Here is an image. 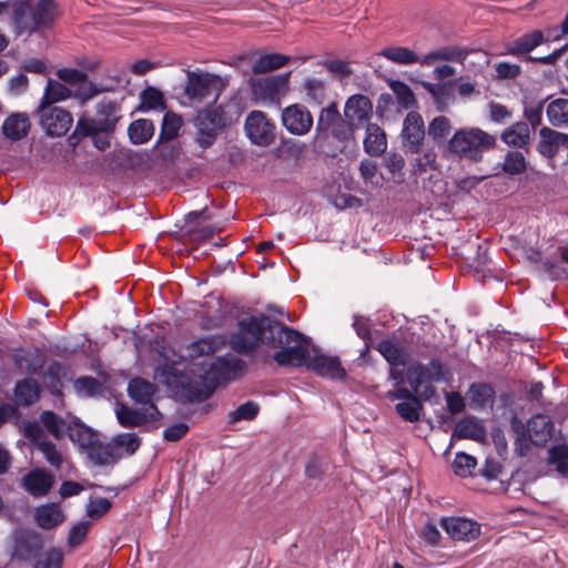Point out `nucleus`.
<instances>
[{
  "label": "nucleus",
  "mask_w": 568,
  "mask_h": 568,
  "mask_svg": "<svg viewBox=\"0 0 568 568\" xmlns=\"http://www.w3.org/2000/svg\"><path fill=\"white\" fill-rule=\"evenodd\" d=\"M500 138L509 146L525 148L530 142L529 124L521 121L516 122L507 128Z\"/></svg>",
  "instance_id": "35"
},
{
  "label": "nucleus",
  "mask_w": 568,
  "mask_h": 568,
  "mask_svg": "<svg viewBox=\"0 0 568 568\" xmlns=\"http://www.w3.org/2000/svg\"><path fill=\"white\" fill-rule=\"evenodd\" d=\"M467 53L458 47H444L439 50L432 51L422 58L420 64L430 65L434 61H463Z\"/></svg>",
  "instance_id": "46"
},
{
  "label": "nucleus",
  "mask_w": 568,
  "mask_h": 568,
  "mask_svg": "<svg viewBox=\"0 0 568 568\" xmlns=\"http://www.w3.org/2000/svg\"><path fill=\"white\" fill-rule=\"evenodd\" d=\"M183 125V119L181 115L174 112H166L163 115L161 131L159 135V143L171 141L179 135V131Z\"/></svg>",
  "instance_id": "48"
},
{
  "label": "nucleus",
  "mask_w": 568,
  "mask_h": 568,
  "mask_svg": "<svg viewBox=\"0 0 568 568\" xmlns=\"http://www.w3.org/2000/svg\"><path fill=\"white\" fill-rule=\"evenodd\" d=\"M113 444L124 448L128 455H133L141 445V438L133 433H122L113 438Z\"/></svg>",
  "instance_id": "61"
},
{
  "label": "nucleus",
  "mask_w": 568,
  "mask_h": 568,
  "mask_svg": "<svg viewBox=\"0 0 568 568\" xmlns=\"http://www.w3.org/2000/svg\"><path fill=\"white\" fill-rule=\"evenodd\" d=\"M38 452L41 453L45 462L57 471H61L63 469L67 460L62 454V452L58 448V446L49 440L45 435L40 434V429L38 428Z\"/></svg>",
  "instance_id": "32"
},
{
  "label": "nucleus",
  "mask_w": 568,
  "mask_h": 568,
  "mask_svg": "<svg viewBox=\"0 0 568 568\" xmlns=\"http://www.w3.org/2000/svg\"><path fill=\"white\" fill-rule=\"evenodd\" d=\"M291 72L278 75L257 78L250 81L252 94L256 100L274 102L283 95L288 87Z\"/></svg>",
  "instance_id": "10"
},
{
  "label": "nucleus",
  "mask_w": 568,
  "mask_h": 568,
  "mask_svg": "<svg viewBox=\"0 0 568 568\" xmlns=\"http://www.w3.org/2000/svg\"><path fill=\"white\" fill-rule=\"evenodd\" d=\"M282 123L290 133L304 135L312 129L313 116L306 106L292 104L283 110Z\"/></svg>",
  "instance_id": "17"
},
{
  "label": "nucleus",
  "mask_w": 568,
  "mask_h": 568,
  "mask_svg": "<svg viewBox=\"0 0 568 568\" xmlns=\"http://www.w3.org/2000/svg\"><path fill=\"white\" fill-rule=\"evenodd\" d=\"M31 128V122L27 113H12L2 124L3 135L12 141L21 140L27 135Z\"/></svg>",
  "instance_id": "28"
},
{
  "label": "nucleus",
  "mask_w": 568,
  "mask_h": 568,
  "mask_svg": "<svg viewBox=\"0 0 568 568\" xmlns=\"http://www.w3.org/2000/svg\"><path fill=\"white\" fill-rule=\"evenodd\" d=\"M528 162L525 155L517 150L508 151L501 164L503 171L510 176L520 175L526 172Z\"/></svg>",
  "instance_id": "49"
},
{
  "label": "nucleus",
  "mask_w": 568,
  "mask_h": 568,
  "mask_svg": "<svg viewBox=\"0 0 568 568\" xmlns=\"http://www.w3.org/2000/svg\"><path fill=\"white\" fill-rule=\"evenodd\" d=\"M205 366L207 367L203 368V376L212 387L214 386L215 392L222 383L235 377L236 372L241 368V361L219 357Z\"/></svg>",
  "instance_id": "15"
},
{
  "label": "nucleus",
  "mask_w": 568,
  "mask_h": 568,
  "mask_svg": "<svg viewBox=\"0 0 568 568\" xmlns=\"http://www.w3.org/2000/svg\"><path fill=\"white\" fill-rule=\"evenodd\" d=\"M298 344L302 347L303 359L300 364H283L285 367L306 366L323 377L342 381L346 377V371L342 367L341 361L336 356H328L314 349V354L310 353V338L301 333Z\"/></svg>",
  "instance_id": "7"
},
{
  "label": "nucleus",
  "mask_w": 568,
  "mask_h": 568,
  "mask_svg": "<svg viewBox=\"0 0 568 568\" xmlns=\"http://www.w3.org/2000/svg\"><path fill=\"white\" fill-rule=\"evenodd\" d=\"M38 111H40V124L47 135L62 136L71 128L73 119L67 110L60 106L43 105L38 106Z\"/></svg>",
  "instance_id": "11"
},
{
  "label": "nucleus",
  "mask_w": 568,
  "mask_h": 568,
  "mask_svg": "<svg viewBox=\"0 0 568 568\" xmlns=\"http://www.w3.org/2000/svg\"><path fill=\"white\" fill-rule=\"evenodd\" d=\"M476 465L477 462L475 457L465 453H457L453 462V469L457 476L467 477L471 475Z\"/></svg>",
  "instance_id": "57"
},
{
  "label": "nucleus",
  "mask_w": 568,
  "mask_h": 568,
  "mask_svg": "<svg viewBox=\"0 0 568 568\" xmlns=\"http://www.w3.org/2000/svg\"><path fill=\"white\" fill-rule=\"evenodd\" d=\"M467 397L473 408H484L494 404L495 389L487 383H473L467 392Z\"/></svg>",
  "instance_id": "36"
},
{
  "label": "nucleus",
  "mask_w": 568,
  "mask_h": 568,
  "mask_svg": "<svg viewBox=\"0 0 568 568\" xmlns=\"http://www.w3.org/2000/svg\"><path fill=\"white\" fill-rule=\"evenodd\" d=\"M223 345V339L216 335H209L193 341L185 347L186 357L196 359L213 355Z\"/></svg>",
  "instance_id": "29"
},
{
  "label": "nucleus",
  "mask_w": 568,
  "mask_h": 568,
  "mask_svg": "<svg viewBox=\"0 0 568 568\" xmlns=\"http://www.w3.org/2000/svg\"><path fill=\"white\" fill-rule=\"evenodd\" d=\"M158 390L155 384L142 378L134 377L129 382L128 394L135 403L144 407H150L154 404V396Z\"/></svg>",
  "instance_id": "26"
},
{
  "label": "nucleus",
  "mask_w": 568,
  "mask_h": 568,
  "mask_svg": "<svg viewBox=\"0 0 568 568\" xmlns=\"http://www.w3.org/2000/svg\"><path fill=\"white\" fill-rule=\"evenodd\" d=\"M229 82V77H221L201 70L187 71L183 91L191 101L203 102L213 95V102H216Z\"/></svg>",
  "instance_id": "4"
},
{
  "label": "nucleus",
  "mask_w": 568,
  "mask_h": 568,
  "mask_svg": "<svg viewBox=\"0 0 568 568\" xmlns=\"http://www.w3.org/2000/svg\"><path fill=\"white\" fill-rule=\"evenodd\" d=\"M68 417H70V425L67 436L73 444H77L81 449L85 450L98 438L97 433L84 425L79 417L72 416L70 413H68Z\"/></svg>",
  "instance_id": "27"
},
{
  "label": "nucleus",
  "mask_w": 568,
  "mask_h": 568,
  "mask_svg": "<svg viewBox=\"0 0 568 568\" xmlns=\"http://www.w3.org/2000/svg\"><path fill=\"white\" fill-rule=\"evenodd\" d=\"M453 436L483 442L486 437V429L475 417H465L456 424Z\"/></svg>",
  "instance_id": "34"
},
{
  "label": "nucleus",
  "mask_w": 568,
  "mask_h": 568,
  "mask_svg": "<svg viewBox=\"0 0 568 568\" xmlns=\"http://www.w3.org/2000/svg\"><path fill=\"white\" fill-rule=\"evenodd\" d=\"M302 88L310 102L317 105L322 104L327 98V87L325 81L312 77L303 80Z\"/></svg>",
  "instance_id": "47"
},
{
  "label": "nucleus",
  "mask_w": 568,
  "mask_h": 568,
  "mask_svg": "<svg viewBox=\"0 0 568 568\" xmlns=\"http://www.w3.org/2000/svg\"><path fill=\"white\" fill-rule=\"evenodd\" d=\"M342 118L336 102H331L327 106L323 108L320 112L315 135L314 148L322 149L324 143L329 136V129Z\"/></svg>",
  "instance_id": "22"
},
{
  "label": "nucleus",
  "mask_w": 568,
  "mask_h": 568,
  "mask_svg": "<svg viewBox=\"0 0 568 568\" xmlns=\"http://www.w3.org/2000/svg\"><path fill=\"white\" fill-rule=\"evenodd\" d=\"M548 463L556 465L557 470L568 475V447L564 444L555 445L548 450Z\"/></svg>",
  "instance_id": "55"
},
{
  "label": "nucleus",
  "mask_w": 568,
  "mask_h": 568,
  "mask_svg": "<svg viewBox=\"0 0 568 568\" xmlns=\"http://www.w3.org/2000/svg\"><path fill=\"white\" fill-rule=\"evenodd\" d=\"M112 507V503L104 497L91 498L87 506V514L92 519L104 516Z\"/></svg>",
  "instance_id": "62"
},
{
  "label": "nucleus",
  "mask_w": 568,
  "mask_h": 568,
  "mask_svg": "<svg viewBox=\"0 0 568 568\" xmlns=\"http://www.w3.org/2000/svg\"><path fill=\"white\" fill-rule=\"evenodd\" d=\"M89 458L99 466H105L115 463L111 446L104 445L99 437L85 449Z\"/></svg>",
  "instance_id": "50"
},
{
  "label": "nucleus",
  "mask_w": 568,
  "mask_h": 568,
  "mask_svg": "<svg viewBox=\"0 0 568 568\" xmlns=\"http://www.w3.org/2000/svg\"><path fill=\"white\" fill-rule=\"evenodd\" d=\"M63 551L60 548H50L38 552V568H62Z\"/></svg>",
  "instance_id": "56"
},
{
  "label": "nucleus",
  "mask_w": 568,
  "mask_h": 568,
  "mask_svg": "<svg viewBox=\"0 0 568 568\" xmlns=\"http://www.w3.org/2000/svg\"><path fill=\"white\" fill-rule=\"evenodd\" d=\"M71 97V90L57 80L49 79L39 106H53L55 102Z\"/></svg>",
  "instance_id": "44"
},
{
  "label": "nucleus",
  "mask_w": 568,
  "mask_h": 568,
  "mask_svg": "<svg viewBox=\"0 0 568 568\" xmlns=\"http://www.w3.org/2000/svg\"><path fill=\"white\" fill-rule=\"evenodd\" d=\"M373 113V104L364 94L349 97L344 106V116L355 126L368 121Z\"/></svg>",
  "instance_id": "23"
},
{
  "label": "nucleus",
  "mask_w": 568,
  "mask_h": 568,
  "mask_svg": "<svg viewBox=\"0 0 568 568\" xmlns=\"http://www.w3.org/2000/svg\"><path fill=\"white\" fill-rule=\"evenodd\" d=\"M14 400L19 406H30L36 400V379L19 382L14 387Z\"/></svg>",
  "instance_id": "51"
},
{
  "label": "nucleus",
  "mask_w": 568,
  "mask_h": 568,
  "mask_svg": "<svg viewBox=\"0 0 568 568\" xmlns=\"http://www.w3.org/2000/svg\"><path fill=\"white\" fill-rule=\"evenodd\" d=\"M525 257L537 264L550 280H568V266H560L548 258H542L541 252L538 248L532 246L525 248Z\"/></svg>",
  "instance_id": "25"
},
{
  "label": "nucleus",
  "mask_w": 568,
  "mask_h": 568,
  "mask_svg": "<svg viewBox=\"0 0 568 568\" xmlns=\"http://www.w3.org/2000/svg\"><path fill=\"white\" fill-rule=\"evenodd\" d=\"M375 349L379 352L392 367L404 366L406 364V353L404 349L389 339L378 342Z\"/></svg>",
  "instance_id": "39"
},
{
  "label": "nucleus",
  "mask_w": 568,
  "mask_h": 568,
  "mask_svg": "<svg viewBox=\"0 0 568 568\" xmlns=\"http://www.w3.org/2000/svg\"><path fill=\"white\" fill-rule=\"evenodd\" d=\"M495 144V136L486 131L478 128H465L453 134L447 143V150L459 158L479 162L484 152L493 149Z\"/></svg>",
  "instance_id": "2"
},
{
  "label": "nucleus",
  "mask_w": 568,
  "mask_h": 568,
  "mask_svg": "<svg viewBox=\"0 0 568 568\" xmlns=\"http://www.w3.org/2000/svg\"><path fill=\"white\" fill-rule=\"evenodd\" d=\"M174 392L184 403H201L213 395L214 386L209 384L203 374H200L197 378H190L185 375L181 383L175 385Z\"/></svg>",
  "instance_id": "13"
},
{
  "label": "nucleus",
  "mask_w": 568,
  "mask_h": 568,
  "mask_svg": "<svg viewBox=\"0 0 568 568\" xmlns=\"http://www.w3.org/2000/svg\"><path fill=\"white\" fill-rule=\"evenodd\" d=\"M41 387L48 389L49 393L55 397V408H64L61 378L50 376L43 373L41 375V381H38V402H41V407H44V395L42 394Z\"/></svg>",
  "instance_id": "37"
},
{
  "label": "nucleus",
  "mask_w": 568,
  "mask_h": 568,
  "mask_svg": "<svg viewBox=\"0 0 568 568\" xmlns=\"http://www.w3.org/2000/svg\"><path fill=\"white\" fill-rule=\"evenodd\" d=\"M10 8L16 33L18 36L32 34L36 31V1L12 0Z\"/></svg>",
  "instance_id": "16"
},
{
  "label": "nucleus",
  "mask_w": 568,
  "mask_h": 568,
  "mask_svg": "<svg viewBox=\"0 0 568 568\" xmlns=\"http://www.w3.org/2000/svg\"><path fill=\"white\" fill-rule=\"evenodd\" d=\"M402 139L404 146L410 153L420 151V145L425 139V125L418 112L410 111L406 114L403 122Z\"/></svg>",
  "instance_id": "18"
},
{
  "label": "nucleus",
  "mask_w": 568,
  "mask_h": 568,
  "mask_svg": "<svg viewBox=\"0 0 568 568\" xmlns=\"http://www.w3.org/2000/svg\"><path fill=\"white\" fill-rule=\"evenodd\" d=\"M388 85L396 97L398 104L404 109L415 106L416 99L412 89L400 80H389Z\"/></svg>",
  "instance_id": "52"
},
{
  "label": "nucleus",
  "mask_w": 568,
  "mask_h": 568,
  "mask_svg": "<svg viewBox=\"0 0 568 568\" xmlns=\"http://www.w3.org/2000/svg\"><path fill=\"white\" fill-rule=\"evenodd\" d=\"M290 57L281 53H267L258 57L252 64V71L255 74H263L284 67Z\"/></svg>",
  "instance_id": "40"
},
{
  "label": "nucleus",
  "mask_w": 568,
  "mask_h": 568,
  "mask_svg": "<svg viewBox=\"0 0 568 568\" xmlns=\"http://www.w3.org/2000/svg\"><path fill=\"white\" fill-rule=\"evenodd\" d=\"M425 400L422 396H418L406 402H399L395 405V410L403 420L417 423L420 420L424 408L423 402Z\"/></svg>",
  "instance_id": "42"
},
{
  "label": "nucleus",
  "mask_w": 568,
  "mask_h": 568,
  "mask_svg": "<svg viewBox=\"0 0 568 568\" xmlns=\"http://www.w3.org/2000/svg\"><path fill=\"white\" fill-rule=\"evenodd\" d=\"M386 148L387 140L384 130L375 123H368L364 139L365 152L372 156H379L386 151Z\"/></svg>",
  "instance_id": "31"
},
{
  "label": "nucleus",
  "mask_w": 568,
  "mask_h": 568,
  "mask_svg": "<svg viewBox=\"0 0 568 568\" xmlns=\"http://www.w3.org/2000/svg\"><path fill=\"white\" fill-rule=\"evenodd\" d=\"M55 484V476L44 467H38V497L47 496Z\"/></svg>",
  "instance_id": "64"
},
{
  "label": "nucleus",
  "mask_w": 568,
  "mask_h": 568,
  "mask_svg": "<svg viewBox=\"0 0 568 568\" xmlns=\"http://www.w3.org/2000/svg\"><path fill=\"white\" fill-rule=\"evenodd\" d=\"M560 146L568 149V134L544 126L539 131L537 151L545 158L552 160Z\"/></svg>",
  "instance_id": "21"
},
{
  "label": "nucleus",
  "mask_w": 568,
  "mask_h": 568,
  "mask_svg": "<svg viewBox=\"0 0 568 568\" xmlns=\"http://www.w3.org/2000/svg\"><path fill=\"white\" fill-rule=\"evenodd\" d=\"M445 367L439 359H432L428 364L414 363L408 366L406 376L413 390L424 399L435 395L433 383L445 381Z\"/></svg>",
  "instance_id": "6"
},
{
  "label": "nucleus",
  "mask_w": 568,
  "mask_h": 568,
  "mask_svg": "<svg viewBox=\"0 0 568 568\" xmlns=\"http://www.w3.org/2000/svg\"><path fill=\"white\" fill-rule=\"evenodd\" d=\"M11 565L13 568H36V534L17 529L11 547Z\"/></svg>",
  "instance_id": "8"
},
{
  "label": "nucleus",
  "mask_w": 568,
  "mask_h": 568,
  "mask_svg": "<svg viewBox=\"0 0 568 568\" xmlns=\"http://www.w3.org/2000/svg\"><path fill=\"white\" fill-rule=\"evenodd\" d=\"M115 415L119 424L126 428L140 427L149 422H158L162 418V414L156 405L135 409L124 404H119Z\"/></svg>",
  "instance_id": "14"
},
{
  "label": "nucleus",
  "mask_w": 568,
  "mask_h": 568,
  "mask_svg": "<svg viewBox=\"0 0 568 568\" xmlns=\"http://www.w3.org/2000/svg\"><path fill=\"white\" fill-rule=\"evenodd\" d=\"M237 326L239 331L232 336L231 346L239 354L247 355L262 343L277 349L273 358L280 366L300 364L304 358L298 344L301 333L270 316L260 314L245 317L239 321Z\"/></svg>",
  "instance_id": "1"
},
{
  "label": "nucleus",
  "mask_w": 568,
  "mask_h": 568,
  "mask_svg": "<svg viewBox=\"0 0 568 568\" xmlns=\"http://www.w3.org/2000/svg\"><path fill=\"white\" fill-rule=\"evenodd\" d=\"M379 55L400 65L420 63L422 60L413 50L406 47H387L379 52Z\"/></svg>",
  "instance_id": "43"
},
{
  "label": "nucleus",
  "mask_w": 568,
  "mask_h": 568,
  "mask_svg": "<svg viewBox=\"0 0 568 568\" xmlns=\"http://www.w3.org/2000/svg\"><path fill=\"white\" fill-rule=\"evenodd\" d=\"M546 115L549 123L555 128L568 126V99L558 98L548 103Z\"/></svg>",
  "instance_id": "38"
},
{
  "label": "nucleus",
  "mask_w": 568,
  "mask_h": 568,
  "mask_svg": "<svg viewBox=\"0 0 568 568\" xmlns=\"http://www.w3.org/2000/svg\"><path fill=\"white\" fill-rule=\"evenodd\" d=\"M61 10L55 0H38V48L48 47Z\"/></svg>",
  "instance_id": "9"
},
{
  "label": "nucleus",
  "mask_w": 568,
  "mask_h": 568,
  "mask_svg": "<svg viewBox=\"0 0 568 568\" xmlns=\"http://www.w3.org/2000/svg\"><path fill=\"white\" fill-rule=\"evenodd\" d=\"M120 110L121 106L116 101L102 99L95 106V118L79 119L74 135L79 133L83 136H89L114 131L116 123L121 119Z\"/></svg>",
  "instance_id": "5"
},
{
  "label": "nucleus",
  "mask_w": 568,
  "mask_h": 568,
  "mask_svg": "<svg viewBox=\"0 0 568 568\" xmlns=\"http://www.w3.org/2000/svg\"><path fill=\"white\" fill-rule=\"evenodd\" d=\"M166 108L165 99L163 93L154 88L146 87L140 93V105L139 110L142 112H146L150 110H164Z\"/></svg>",
  "instance_id": "45"
},
{
  "label": "nucleus",
  "mask_w": 568,
  "mask_h": 568,
  "mask_svg": "<svg viewBox=\"0 0 568 568\" xmlns=\"http://www.w3.org/2000/svg\"><path fill=\"white\" fill-rule=\"evenodd\" d=\"M260 412L257 403L248 400L229 413V423L236 424L241 420H253Z\"/></svg>",
  "instance_id": "54"
},
{
  "label": "nucleus",
  "mask_w": 568,
  "mask_h": 568,
  "mask_svg": "<svg viewBox=\"0 0 568 568\" xmlns=\"http://www.w3.org/2000/svg\"><path fill=\"white\" fill-rule=\"evenodd\" d=\"M70 417H63L52 409L43 408L38 417V428L40 434H48L57 440H61L67 436Z\"/></svg>",
  "instance_id": "19"
},
{
  "label": "nucleus",
  "mask_w": 568,
  "mask_h": 568,
  "mask_svg": "<svg viewBox=\"0 0 568 568\" xmlns=\"http://www.w3.org/2000/svg\"><path fill=\"white\" fill-rule=\"evenodd\" d=\"M65 520V514L59 503L38 506V527L50 530Z\"/></svg>",
  "instance_id": "30"
},
{
  "label": "nucleus",
  "mask_w": 568,
  "mask_h": 568,
  "mask_svg": "<svg viewBox=\"0 0 568 568\" xmlns=\"http://www.w3.org/2000/svg\"><path fill=\"white\" fill-rule=\"evenodd\" d=\"M354 129L355 125L344 116L329 129V135L338 142H346L353 136Z\"/></svg>",
  "instance_id": "59"
},
{
  "label": "nucleus",
  "mask_w": 568,
  "mask_h": 568,
  "mask_svg": "<svg viewBox=\"0 0 568 568\" xmlns=\"http://www.w3.org/2000/svg\"><path fill=\"white\" fill-rule=\"evenodd\" d=\"M154 124L151 120H135L128 128L129 139L133 144H144L151 140L154 134Z\"/></svg>",
  "instance_id": "41"
},
{
  "label": "nucleus",
  "mask_w": 568,
  "mask_h": 568,
  "mask_svg": "<svg viewBox=\"0 0 568 568\" xmlns=\"http://www.w3.org/2000/svg\"><path fill=\"white\" fill-rule=\"evenodd\" d=\"M442 527L455 540L471 541L480 535V526L466 518H442Z\"/></svg>",
  "instance_id": "20"
},
{
  "label": "nucleus",
  "mask_w": 568,
  "mask_h": 568,
  "mask_svg": "<svg viewBox=\"0 0 568 568\" xmlns=\"http://www.w3.org/2000/svg\"><path fill=\"white\" fill-rule=\"evenodd\" d=\"M384 165L393 175L396 182H403V169L405 166V160L403 155L396 152L386 153L384 156Z\"/></svg>",
  "instance_id": "58"
},
{
  "label": "nucleus",
  "mask_w": 568,
  "mask_h": 568,
  "mask_svg": "<svg viewBox=\"0 0 568 568\" xmlns=\"http://www.w3.org/2000/svg\"><path fill=\"white\" fill-rule=\"evenodd\" d=\"M554 423L545 414H536L528 420V437L535 446H545L552 437Z\"/></svg>",
  "instance_id": "24"
},
{
  "label": "nucleus",
  "mask_w": 568,
  "mask_h": 568,
  "mask_svg": "<svg viewBox=\"0 0 568 568\" xmlns=\"http://www.w3.org/2000/svg\"><path fill=\"white\" fill-rule=\"evenodd\" d=\"M222 231L221 226L217 225H200L197 223L191 224L186 231V234L195 241H206L212 239L216 233Z\"/></svg>",
  "instance_id": "60"
},
{
  "label": "nucleus",
  "mask_w": 568,
  "mask_h": 568,
  "mask_svg": "<svg viewBox=\"0 0 568 568\" xmlns=\"http://www.w3.org/2000/svg\"><path fill=\"white\" fill-rule=\"evenodd\" d=\"M452 130V124L448 118L438 115L434 118L428 124V135L436 142H445L447 135Z\"/></svg>",
  "instance_id": "53"
},
{
  "label": "nucleus",
  "mask_w": 568,
  "mask_h": 568,
  "mask_svg": "<svg viewBox=\"0 0 568 568\" xmlns=\"http://www.w3.org/2000/svg\"><path fill=\"white\" fill-rule=\"evenodd\" d=\"M247 138L260 146H268L274 142V125L261 111L251 112L244 125Z\"/></svg>",
  "instance_id": "12"
},
{
  "label": "nucleus",
  "mask_w": 568,
  "mask_h": 568,
  "mask_svg": "<svg viewBox=\"0 0 568 568\" xmlns=\"http://www.w3.org/2000/svg\"><path fill=\"white\" fill-rule=\"evenodd\" d=\"M359 173L362 179L371 185L377 187L381 185V180L377 178V164L368 159H364L359 163Z\"/></svg>",
  "instance_id": "63"
},
{
  "label": "nucleus",
  "mask_w": 568,
  "mask_h": 568,
  "mask_svg": "<svg viewBox=\"0 0 568 568\" xmlns=\"http://www.w3.org/2000/svg\"><path fill=\"white\" fill-rule=\"evenodd\" d=\"M231 122V116L222 105L200 110L193 120L195 142L203 150L211 148L219 133Z\"/></svg>",
  "instance_id": "3"
},
{
  "label": "nucleus",
  "mask_w": 568,
  "mask_h": 568,
  "mask_svg": "<svg viewBox=\"0 0 568 568\" xmlns=\"http://www.w3.org/2000/svg\"><path fill=\"white\" fill-rule=\"evenodd\" d=\"M545 38L541 31L535 30L530 33L523 34L508 43L506 47L507 53L511 55L526 54L531 52L535 48L544 42Z\"/></svg>",
  "instance_id": "33"
}]
</instances>
